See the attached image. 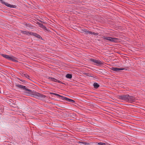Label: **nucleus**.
Here are the masks:
<instances>
[{
  "instance_id": "20",
  "label": "nucleus",
  "mask_w": 145,
  "mask_h": 145,
  "mask_svg": "<svg viewBox=\"0 0 145 145\" xmlns=\"http://www.w3.org/2000/svg\"><path fill=\"white\" fill-rule=\"evenodd\" d=\"M91 33H90V34H91V35H98V33H95V32H92L91 31Z\"/></svg>"
},
{
  "instance_id": "11",
  "label": "nucleus",
  "mask_w": 145,
  "mask_h": 145,
  "mask_svg": "<svg viewBox=\"0 0 145 145\" xmlns=\"http://www.w3.org/2000/svg\"><path fill=\"white\" fill-rule=\"evenodd\" d=\"M37 24L39 26L43 28H46V27L43 24L40 23L38 22Z\"/></svg>"
},
{
  "instance_id": "23",
  "label": "nucleus",
  "mask_w": 145,
  "mask_h": 145,
  "mask_svg": "<svg viewBox=\"0 0 145 145\" xmlns=\"http://www.w3.org/2000/svg\"><path fill=\"white\" fill-rule=\"evenodd\" d=\"M24 75L27 78H28L29 77V76L27 74H24Z\"/></svg>"
},
{
  "instance_id": "1",
  "label": "nucleus",
  "mask_w": 145,
  "mask_h": 145,
  "mask_svg": "<svg viewBox=\"0 0 145 145\" xmlns=\"http://www.w3.org/2000/svg\"><path fill=\"white\" fill-rule=\"evenodd\" d=\"M117 98L120 100L132 103L136 101L137 99L133 96H130L128 94L118 95Z\"/></svg>"
},
{
  "instance_id": "22",
  "label": "nucleus",
  "mask_w": 145,
  "mask_h": 145,
  "mask_svg": "<svg viewBox=\"0 0 145 145\" xmlns=\"http://www.w3.org/2000/svg\"><path fill=\"white\" fill-rule=\"evenodd\" d=\"M49 79L51 80V81H53L54 78L51 77H49L48 78Z\"/></svg>"
},
{
  "instance_id": "13",
  "label": "nucleus",
  "mask_w": 145,
  "mask_h": 145,
  "mask_svg": "<svg viewBox=\"0 0 145 145\" xmlns=\"http://www.w3.org/2000/svg\"><path fill=\"white\" fill-rule=\"evenodd\" d=\"M78 143L80 144H83L86 145H89V143L79 141L78 142Z\"/></svg>"
},
{
  "instance_id": "10",
  "label": "nucleus",
  "mask_w": 145,
  "mask_h": 145,
  "mask_svg": "<svg viewBox=\"0 0 145 145\" xmlns=\"http://www.w3.org/2000/svg\"><path fill=\"white\" fill-rule=\"evenodd\" d=\"M82 31L83 32H85V33L86 34H90L91 33V31H88L87 29H84L83 30H82Z\"/></svg>"
},
{
  "instance_id": "9",
  "label": "nucleus",
  "mask_w": 145,
  "mask_h": 145,
  "mask_svg": "<svg viewBox=\"0 0 145 145\" xmlns=\"http://www.w3.org/2000/svg\"><path fill=\"white\" fill-rule=\"evenodd\" d=\"M111 69L112 70L116 72H119L120 70L124 69L123 68H118L114 67H112Z\"/></svg>"
},
{
  "instance_id": "27",
  "label": "nucleus",
  "mask_w": 145,
  "mask_h": 145,
  "mask_svg": "<svg viewBox=\"0 0 145 145\" xmlns=\"http://www.w3.org/2000/svg\"><path fill=\"white\" fill-rule=\"evenodd\" d=\"M2 0H0V1H2Z\"/></svg>"
},
{
  "instance_id": "26",
  "label": "nucleus",
  "mask_w": 145,
  "mask_h": 145,
  "mask_svg": "<svg viewBox=\"0 0 145 145\" xmlns=\"http://www.w3.org/2000/svg\"><path fill=\"white\" fill-rule=\"evenodd\" d=\"M28 95H29L30 94V93H28Z\"/></svg>"
},
{
  "instance_id": "24",
  "label": "nucleus",
  "mask_w": 145,
  "mask_h": 145,
  "mask_svg": "<svg viewBox=\"0 0 145 145\" xmlns=\"http://www.w3.org/2000/svg\"><path fill=\"white\" fill-rule=\"evenodd\" d=\"M19 80L20 81H22V82H24V81H25L24 80H21L20 79H19Z\"/></svg>"
},
{
  "instance_id": "4",
  "label": "nucleus",
  "mask_w": 145,
  "mask_h": 145,
  "mask_svg": "<svg viewBox=\"0 0 145 145\" xmlns=\"http://www.w3.org/2000/svg\"><path fill=\"white\" fill-rule=\"evenodd\" d=\"M33 95L34 97L36 98H44L45 97V96L44 95L38 93H35Z\"/></svg>"
},
{
  "instance_id": "2",
  "label": "nucleus",
  "mask_w": 145,
  "mask_h": 145,
  "mask_svg": "<svg viewBox=\"0 0 145 145\" xmlns=\"http://www.w3.org/2000/svg\"><path fill=\"white\" fill-rule=\"evenodd\" d=\"M1 55L4 58L9 60H10L14 61H16L15 57L12 56H9L8 55L4 54H1Z\"/></svg>"
},
{
  "instance_id": "12",
  "label": "nucleus",
  "mask_w": 145,
  "mask_h": 145,
  "mask_svg": "<svg viewBox=\"0 0 145 145\" xmlns=\"http://www.w3.org/2000/svg\"><path fill=\"white\" fill-rule=\"evenodd\" d=\"M94 88L96 89L99 86V85L97 83H94L93 84Z\"/></svg>"
},
{
  "instance_id": "14",
  "label": "nucleus",
  "mask_w": 145,
  "mask_h": 145,
  "mask_svg": "<svg viewBox=\"0 0 145 145\" xmlns=\"http://www.w3.org/2000/svg\"><path fill=\"white\" fill-rule=\"evenodd\" d=\"M66 77L67 78H72V75L71 74H67Z\"/></svg>"
},
{
  "instance_id": "21",
  "label": "nucleus",
  "mask_w": 145,
  "mask_h": 145,
  "mask_svg": "<svg viewBox=\"0 0 145 145\" xmlns=\"http://www.w3.org/2000/svg\"><path fill=\"white\" fill-rule=\"evenodd\" d=\"M35 33L32 32H29V35H32L34 36L35 35Z\"/></svg>"
},
{
  "instance_id": "17",
  "label": "nucleus",
  "mask_w": 145,
  "mask_h": 145,
  "mask_svg": "<svg viewBox=\"0 0 145 145\" xmlns=\"http://www.w3.org/2000/svg\"><path fill=\"white\" fill-rule=\"evenodd\" d=\"M53 82H58L59 83H61V84L62 83V82L61 81L59 80H58L56 79L55 78H54V80Z\"/></svg>"
},
{
  "instance_id": "5",
  "label": "nucleus",
  "mask_w": 145,
  "mask_h": 145,
  "mask_svg": "<svg viewBox=\"0 0 145 145\" xmlns=\"http://www.w3.org/2000/svg\"><path fill=\"white\" fill-rule=\"evenodd\" d=\"M17 87L21 88L24 90L30 92H31L32 91L29 89L27 88L25 86H22L21 85H16Z\"/></svg>"
},
{
  "instance_id": "18",
  "label": "nucleus",
  "mask_w": 145,
  "mask_h": 145,
  "mask_svg": "<svg viewBox=\"0 0 145 145\" xmlns=\"http://www.w3.org/2000/svg\"><path fill=\"white\" fill-rule=\"evenodd\" d=\"M34 36L38 38H40L41 37L38 34L36 33H35V35Z\"/></svg>"
},
{
  "instance_id": "19",
  "label": "nucleus",
  "mask_w": 145,
  "mask_h": 145,
  "mask_svg": "<svg viewBox=\"0 0 145 145\" xmlns=\"http://www.w3.org/2000/svg\"><path fill=\"white\" fill-rule=\"evenodd\" d=\"M109 38V37H105V36H103V37H102V38L104 40H108Z\"/></svg>"
},
{
  "instance_id": "3",
  "label": "nucleus",
  "mask_w": 145,
  "mask_h": 145,
  "mask_svg": "<svg viewBox=\"0 0 145 145\" xmlns=\"http://www.w3.org/2000/svg\"><path fill=\"white\" fill-rule=\"evenodd\" d=\"M90 61L94 63H95L94 64L95 65L97 66H101V65L103 64V62L99 60H96L93 59H91Z\"/></svg>"
},
{
  "instance_id": "7",
  "label": "nucleus",
  "mask_w": 145,
  "mask_h": 145,
  "mask_svg": "<svg viewBox=\"0 0 145 145\" xmlns=\"http://www.w3.org/2000/svg\"><path fill=\"white\" fill-rule=\"evenodd\" d=\"M2 3L3 4H5L7 6L10 7V8H15V5H12L8 3H6L3 1H2Z\"/></svg>"
},
{
  "instance_id": "15",
  "label": "nucleus",
  "mask_w": 145,
  "mask_h": 145,
  "mask_svg": "<svg viewBox=\"0 0 145 145\" xmlns=\"http://www.w3.org/2000/svg\"><path fill=\"white\" fill-rule=\"evenodd\" d=\"M51 94H52V95H55L56 96H58L59 97H61V99H62V97H63V96H61L60 95L58 94H57V93H50Z\"/></svg>"
},
{
  "instance_id": "8",
  "label": "nucleus",
  "mask_w": 145,
  "mask_h": 145,
  "mask_svg": "<svg viewBox=\"0 0 145 145\" xmlns=\"http://www.w3.org/2000/svg\"><path fill=\"white\" fill-rule=\"evenodd\" d=\"M62 99L63 100L68 101L70 102H74V101L73 100L67 98L65 97H62Z\"/></svg>"
},
{
  "instance_id": "25",
  "label": "nucleus",
  "mask_w": 145,
  "mask_h": 145,
  "mask_svg": "<svg viewBox=\"0 0 145 145\" xmlns=\"http://www.w3.org/2000/svg\"><path fill=\"white\" fill-rule=\"evenodd\" d=\"M26 25L28 27H30V25L29 24H26Z\"/></svg>"
},
{
  "instance_id": "16",
  "label": "nucleus",
  "mask_w": 145,
  "mask_h": 145,
  "mask_svg": "<svg viewBox=\"0 0 145 145\" xmlns=\"http://www.w3.org/2000/svg\"><path fill=\"white\" fill-rule=\"evenodd\" d=\"M22 33L24 34H26L27 35H29V32L23 31H22Z\"/></svg>"
},
{
  "instance_id": "6",
  "label": "nucleus",
  "mask_w": 145,
  "mask_h": 145,
  "mask_svg": "<svg viewBox=\"0 0 145 145\" xmlns=\"http://www.w3.org/2000/svg\"><path fill=\"white\" fill-rule=\"evenodd\" d=\"M118 40V39L117 38L109 37L108 40L112 42H117Z\"/></svg>"
}]
</instances>
